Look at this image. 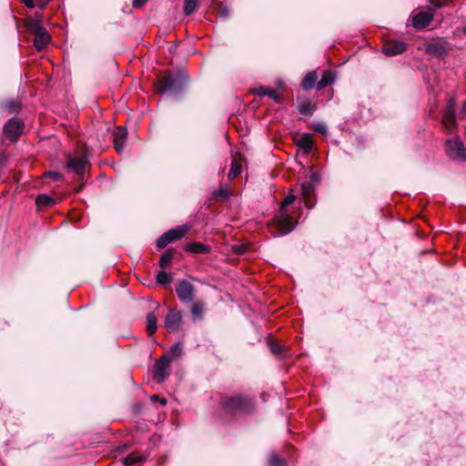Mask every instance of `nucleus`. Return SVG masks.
<instances>
[{
  "label": "nucleus",
  "instance_id": "f257e3e1",
  "mask_svg": "<svg viewBox=\"0 0 466 466\" xmlns=\"http://www.w3.org/2000/svg\"><path fill=\"white\" fill-rule=\"evenodd\" d=\"M220 404L224 411L229 415L249 413L255 407L254 400L248 395L244 394L222 396Z\"/></svg>",
  "mask_w": 466,
  "mask_h": 466
},
{
  "label": "nucleus",
  "instance_id": "f03ea898",
  "mask_svg": "<svg viewBox=\"0 0 466 466\" xmlns=\"http://www.w3.org/2000/svg\"><path fill=\"white\" fill-rule=\"evenodd\" d=\"M294 195H288L280 204L279 212L272 220V228L281 236L291 232L296 224L293 222L291 215L287 211V207L295 201Z\"/></svg>",
  "mask_w": 466,
  "mask_h": 466
},
{
  "label": "nucleus",
  "instance_id": "7ed1b4c3",
  "mask_svg": "<svg viewBox=\"0 0 466 466\" xmlns=\"http://www.w3.org/2000/svg\"><path fill=\"white\" fill-rule=\"evenodd\" d=\"M185 84L186 77L183 75L167 73L158 76L155 86L158 94L177 95L184 88Z\"/></svg>",
  "mask_w": 466,
  "mask_h": 466
},
{
  "label": "nucleus",
  "instance_id": "20e7f679",
  "mask_svg": "<svg viewBox=\"0 0 466 466\" xmlns=\"http://www.w3.org/2000/svg\"><path fill=\"white\" fill-rule=\"evenodd\" d=\"M189 229L190 228L187 226H177L174 228L167 230L157 238V247L158 248H166L168 244L184 238L189 231Z\"/></svg>",
  "mask_w": 466,
  "mask_h": 466
},
{
  "label": "nucleus",
  "instance_id": "39448f33",
  "mask_svg": "<svg viewBox=\"0 0 466 466\" xmlns=\"http://www.w3.org/2000/svg\"><path fill=\"white\" fill-rule=\"evenodd\" d=\"M25 128L24 121L18 117L10 118L3 127L5 137L11 142L17 141Z\"/></svg>",
  "mask_w": 466,
  "mask_h": 466
},
{
  "label": "nucleus",
  "instance_id": "423d86ee",
  "mask_svg": "<svg viewBox=\"0 0 466 466\" xmlns=\"http://www.w3.org/2000/svg\"><path fill=\"white\" fill-rule=\"evenodd\" d=\"M87 164L88 159L86 154H82L80 157L66 156V167L74 172L79 179H83Z\"/></svg>",
  "mask_w": 466,
  "mask_h": 466
},
{
  "label": "nucleus",
  "instance_id": "0eeeda50",
  "mask_svg": "<svg viewBox=\"0 0 466 466\" xmlns=\"http://www.w3.org/2000/svg\"><path fill=\"white\" fill-rule=\"evenodd\" d=\"M176 293L181 302H192L196 296L195 286L188 280L178 279L176 285Z\"/></svg>",
  "mask_w": 466,
  "mask_h": 466
},
{
  "label": "nucleus",
  "instance_id": "6e6552de",
  "mask_svg": "<svg viewBox=\"0 0 466 466\" xmlns=\"http://www.w3.org/2000/svg\"><path fill=\"white\" fill-rule=\"evenodd\" d=\"M447 156L452 160L462 161L466 158V148L459 138L448 139L445 145Z\"/></svg>",
  "mask_w": 466,
  "mask_h": 466
},
{
  "label": "nucleus",
  "instance_id": "1a4fd4ad",
  "mask_svg": "<svg viewBox=\"0 0 466 466\" xmlns=\"http://www.w3.org/2000/svg\"><path fill=\"white\" fill-rule=\"evenodd\" d=\"M171 363V357L168 354H164L155 363L153 379L157 382H163L169 375V368Z\"/></svg>",
  "mask_w": 466,
  "mask_h": 466
},
{
  "label": "nucleus",
  "instance_id": "9d476101",
  "mask_svg": "<svg viewBox=\"0 0 466 466\" xmlns=\"http://www.w3.org/2000/svg\"><path fill=\"white\" fill-rule=\"evenodd\" d=\"M182 323V311L177 309H169L164 319V327L167 330L169 333H175L179 330Z\"/></svg>",
  "mask_w": 466,
  "mask_h": 466
},
{
  "label": "nucleus",
  "instance_id": "9b49d317",
  "mask_svg": "<svg viewBox=\"0 0 466 466\" xmlns=\"http://www.w3.org/2000/svg\"><path fill=\"white\" fill-rule=\"evenodd\" d=\"M296 101L298 111L302 116H310L317 110V102L304 95H297Z\"/></svg>",
  "mask_w": 466,
  "mask_h": 466
},
{
  "label": "nucleus",
  "instance_id": "f8f14e48",
  "mask_svg": "<svg viewBox=\"0 0 466 466\" xmlns=\"http://www.w3.org/2000/svg\"><path fill=\"white\" fill-rule=\"evenodd\" d=\"M407 49V44L400 40H389L382 46V52L388 56L402 54Z\"/></svg>",
  "mask_w": 466,
  "mask_h": 466
},
{
  "label": "nucleus",
  "instance_id": "ddd939ff",
  "mask_svg": "<svg viewBox=\"0 0 466 466\" xmlns=\"http://www.w3.org/2000/svg\"><path fill=\"white\" fill-rule=\"evenodd\" d=\"M434 18L432 11L419 12L412 16V26L416 29H424L430 25Z\"/></svg>",
  "mask_w": 466,
  "mask_h": 466
},
{
  "label": "nucleus",
  "instance_id": "4468645a",
  "mask_svg": "<svg viewBox=\"0 0 466 466\" xmlns=\"http://www.w3.org/2000/svg\"><path fill=\"white\" fill-rule=\"evenodd\" d=\"M425 52L436 57H444L448 55L449 47L445 42H432L426 46Z\"/></svg>",
  "mask_w": 466,
  "mask_h": 466
},
{
  "label": "nucleus",
  "instance_id": "2eb2a0df",
  "mask_svg": "<svg viewBox=\"0 0 466 466\" xmlns=\"http://www.w3.org/2000/svg\"><path fill=\"white\" fill-rule=\"evenodd\" d=\"M251 93L258 96H268L273 99L276 103L281 104L283 102V98L280 95L277 93L274 88L268 86H258L255 87L251 90Z\"/></svg>",
  "mask_w": 466,
  "mask_h": 466
},
{
  "label": "nucleus",
  "instance_id": "dca6fc26",
  "mask_svg": "<svg viewBox=\"0 0 466 466\" xmlns=\"http://www.w3.org/2000/svg\"><path fill=\"white\" fill-rule=\"evenodd\" d=\"M300 191L305 201V206L308 208H311L314 206V202L311 200V198L315 194V187L313 184L309 181L302 182L300 184Z\"/></svg>",
  "mask_w": 466,
  "mask_h": 466
},
{
  "label": "nucleus",
  "instance_id": "f3484780",
  "mask_svg": "<svg viewBox=\"0 0 466 466\" xmlns=\"http://www.w3.org/2000/svg\"><path fill=\"white\" fill-rule=\"evenodd\" d=\"M113 137H114V146H115L116 150L118 153H121L122 150L124 149V146H125L126 140L127 138V128L124 127H116V129L113 133Z\"/></svg>",
  "mask_w": 466,
  "mask_h": 466
},
{
  "label": "nucleus",
  "instance_id": "a211bd4d",
  "mask_svg": "<svg viewBox=\"0 0 466 466\" xmlns=\"http://www.w3.org/2000/svg\"><path fill=\"white\" fill-rule=\"evenodd\" d=\"M184 250L187 252L196 254V255H199V254L209 253L211 251V248H210V246L206 245L202 242L195 241V242L187 244L184 247Z\"/></svg>",
  "mask_w": 466,
  "mask_h": 466
},
{
  "label": "nucleus",
  "instance_id": "6ab92c4d",
  "mask_svg": "<svg viewBox=\"0 0 466 466\" xmlns=\"http://www.w3.org/2000/svg\"><path fill=\"white\" fill-rule=\"evenodd\" d=\"M319 75L316 70L309 72L300 83V86L305 91L311 90L314 86L317 87Z\"/></svg>",
  "mask_w": 466,
  "mask_h": 466
},
{
  "label": "nucleus",
  "instance_id": "aec40b11",
  "mask_svg": "<svg viewBox=\"0 0 466 466\" xmlns=\"http://www.w3.org/2000/svg\"><path fill=\"white\" fill-rule=\"evenodd\" d=\"M35 15L37 17L28 19L25 23V27L27 31L33 34L34 35L42 31L43 29H45V27L43 26L42 15H38L36 13Z\"/></svg>",
  "mask_w": 466,
  "mask_h": 466
},
{
  "label": "nucleus",
  "instance_id": "412c9836",
  "mask_svg": "<svg viewBox=\"0 0 466 466\" xmlns=\"http://www.w3.org/2000/svg\"><path fill=\"white\" fill-rule=\"evenodd\" d=\"M50 39V35L45 28L35 35L34 46L36 50L41 51L48 45Z\"/></svg>",
  "mask_w": 466,
  "mask_h": 466
},
{
  "label": "nucleus",
  "instance_id": "4be33fe9",
  "mask_svg": "<svg viewBox=\"0 0 466 466\" xmlns=\"http://www.w3.org/2000/svg\"><path fill=\"white\" fill-rule=\"evenodd\" d=\"M268 346L273 355L278 358L283 359L287 356V349L281 345L278 340L269 339L268 340Z\"/></svg>",
  "mask_w": 466,
  "mask_h": 466
},
{
  "label": "nucleus",
  "instance_id": "5701e85b",
  "mask_svg": "<svg viewBox=\"0 0 466 466\" xmlns=\"http://www.w3.org/2000/svg\"><path fill=\"white\" fill-rule=\"evenodd\" d=\"M148 456V452H144L141 455H137L135 452H132L123 459V463L127 466L141 464L147 460Z\"/></svg>",
  "mask_w": 466,
  "mask_h": 466
},
{
  "label": "nucleus",
  "instance_id": "b1692460",
  "mask_svg": "<svg viewBox=\"0 0 466 466\" xmlns=\"http://www.w3.org/2000/svg\"><path fill=\"white\" fill-rule=\"evenodd\" d=\"M296 146L301 148L305 154H309L313 148V140L309 134H303L296 140Z\"/></svg>",
  "mask_w": 466,
  "mask_h": 466
},
{
  "label": "nucleus",
  "instance_id": "393cba45",
  "mask_svg": "<svg viewBox=\"0 0 466 466\" xmlns=\"http://www.w3.org/2000/svg\"><path fill=\"white\" fill-rule=\"evenodd\" d=\"M242 171L241 157L235 156L231 161L230 170L228 174L229 180H234Z\"/></svg>",
  "mask_w": 466,
  "mask_h": 466
},
{
  "label": "nucleus",
  "instance_id": "a878e982",
  "mask_svg": "<svg viewBox=\"0 0 466 466\" xmlns=\"http://www.w3.org/2000/svg\"><path fill=\"white\" fill-rule=\"evenodd\" d=\"M335 75L330 70H324L322 72V76L319 81L317 84V89L321 90L329 86H331L334 83Z\"/></svg>",
  "mask_w": 466,
  "mask_h": 466
},
{
  "label": "nucleus",
  "instance_id": "bb28decb",
  "mask_svg": "<svg viewBox=\"0 0 466 466\" xmlns=\"http://www.w3.org/2000/svg\"><path fill=\"white\" fill-rule=\"evenodd\" d=\"M231 190L227 185H220L218 189L213 191L212 197L216 200L226 201L231 196Z\"/></svg>",
  "mask_w": 466,
  "mask_h": 466
},
{
  "label": "nucleus",
  "instance_id": "cd10ccee",
  "mask_svg": "<svg viewBox=\"0 0 466 466\" xmlns=\"http://www.w3.org/2000/svg\"><path fill=\"white\" fill-rule=\"evenodd\" d=\"M157 329V318L154 312L147 314V332L148 336H153Z\"/></svg>",
  "mask_w": 466,
  "mask_h": 466
},
{
  "label": "nucleus",
  "instance_id": "c85d7f7f",
  "mask_svg": "<svg viewBox=\"0 0 466 466\" xmlns=\"http://www.w3.org/2000/svg\"><path fill=\"white\" fill-rule=\"evenodd\" d=\"M177 251L174 248H168L159 259V266L165 269L171 264L172 260L175 258Z\"/></svg>",
  "mask_w": 466,
  "mask_h": 466
},
{
  "label": "nucleus",
  "instance_id": "c756f323",
  "mask_svg": "<svg viewBox=\"0 0 466 466\" xmlns=\"http://www.w3.org/2000/svg\"><path fill=\"white\" fill-rule=\"evenodd\" d=\"M205 303L202 300L194 301L191 307V314L196 319H202L204 315Z\"/></svg>",
  "mask_w": 466,
  "mask_h": 466
},
{
  "label": "nucleus",
  "instance_id": "7c9ffc66",
  "mask_svg": "<svg viewBox=\"0 0 466 466\" xmlns=\"http://www.w3.org/2000/svg\"><path fill=\"white\" fill-rule=\"evenodd\" d=\"M442 123L447 129L452 128L455 123L454 112L451 108L445 111L442 116Z\"/></svg>",
  "mask_w": 466,
  "mask_h": 466
},
{
  "label": "nucleus",
  "instance_id": "2f4dec72",
  "mask_svg": "<svg viewBox=\"0 0 466 466\" xmlns=\"http://www.w3.org/2000/svg\"><path fill=\"white\" fill-rule=\"evenodd\" d=\"M35 203L39 208H46L54 205L55 200L46 194H40L37 196Z\"/></svg>",
  "mask_w": 466,
  "mask_h": 466
},
{
  "label": "nucleus",
  "instance_id": "473e14b6",
  "mask_svg": "<svg viewBox=\"0 0 466 466\" xmlns=\"http://www.w3.org/2000/svg\"><path fill=\"white\" fill-rule=\"evenodd\" d=\"M172 277L170 274L167 273L165 269L158 271L157 274V282L160 285H167L171 283Z\"/></svg>",
  "mask_w": 466,
  "mask_h": 466
},
{
  "label": "nucleus",
  "instance_id": "72a5a7b5",
  "mask_svg": "<svg viewBox=\"0 0 466 466\" xmlns=\"http://www.w3.org/2000/svg\"><path fill=\"white\" fill-rule=\"evenodd\" d=\"M28 8H34L37 5L42 10L47 5L50 0H22Z\"/></svg>",
  "mask_w": 466,
  "mask_h": 466
},
{
  "label": "nucleus",
  "instance_id": "f704fd0d",
  "mask_svg": "<svg viewBox=\"0 0 466 466\" xmlns=\"http://www.w3.org/2000/svg\"><path fill=\"white\" fill-rule=\"evenodd\" d=\"M269 466H287L285 459L278 455L277 453H271L268 458Z\"/></svg>",
  "mask_w": 466,
  "mask_h": 466
},
{
  "label": "nucleus",
  "instance_id": "c9c22d12",
  "mask_svg": "<svg viewBox=\"0 0 466 466\" xmlns=\"http://www.w3.org/2000/svg\"><path fill=\"white\" fill-rule=\"evenodd\" d=\"M198 0H185L184 12L187 15L193 14L198 6Z\"/></svg>",
  "mask_w": 466,
  "mask_h": 466
},
{
  "label": "nucleus",
  "instance_id": "e433bc0d",
  "mask_svg": "<svg viewBox=\"0 0 466 466\" xmlns=\"http://www.w3.org/2000/svg\"><path fill=\"white\" fill-rule=\"evenodd\" d=\"M44 177L50 178L53 181H63L64 176L57 171H48L44 174Z\"/></svg>",
  "mask_w": 466,
  "mask_h": 466
},
{
  "label": "nucleus",
  "instance_id": "4c0bfd02",
  "mask_svg": "<svg viewBox=\"0 0 466 466\" xmlns=\"http://www.w3.org/2000/svg\"><path fill=\"white\" fill-rule=\"evenodd\" d=\"M182 353H183L182 345L177 343V344L173 345L170 348V350H169V352L167 354L169 356H172V357H175V358H179L182 355Z\"/></svg>",
  "mask_w": 466,
  "mask_h": 466
},
{
  "label": "nucleus",
  "instance_id": "58836bf2",
  "mask_svg": "<svg viewBox=\"0 0 466 466\" xmlns=\"http://www.w3.org/2000/svg\"><path fill=\"white\" fill-rule=\"evenodd\" d=\"M5 107L9 113H16L20 109V105L15 101H8L5 104Z\"/></svg>",
  "mask_w": 466,
  "mask_h": 466
},
{
  "label": "nucleus",
  "instance_id": "ea45409f",
  "mask_svg": "<svg viewBox=\"0 0 466 466\" xmlns=\"http://www.w3.org/2000/svg\"><path fill=\"white\" fill-rule=\"evenodd\" d=\"M453 0H433V3H431V6H433L436 9H440L445 5H448Z\"/></svg>",
  "mask_w": 466,
  "mask_h": 466
},
{
  "label": "nucleus",
  "instance_id": "a19ab883",
  "mask_svg": "<svg viewBox=\"0 0 466 466\" xmlns=\"http://www.w3.org/2000/svg\"><path fill=\"white\" fill-rule=\"evenodd\" d=\"M218 15H219L221 18H224V19H225V18H227V17L228 16V15H229L228 8L226 5H224L220 4V5H219V6H218Z\"/></svg>",
  "mask_w": 466,
  "mask_h": 466
},
{
  "label": "nucleus",
  "instance_id": "79ce46f5",
  "mask_svg": "<svg viewBox=\"0 0 466 466\" xmlns=\"http://www.w3.org/2000/svg\"><path fill=\"white\" fill-rule=\"evenodd\" d=\"M232 249H233L234 253H236L238 255H243L247 252L248 247L245 245H236V246H233Z\"/></svg>",
  "mask_w": 466,
  "mask_h": 466
},
{
  "label": "nucleus",
  "instance_id": "37998d69",
  "mask_svg": "<svg viewBox=\"0 0 466 466\" xmlns=\"http://www.w3.org/2000/svg\"><path fill=\"white\" fill-rule=\"evenodd\" d=\"M147 2H148V0H133L132 5H133L134 8H141Z\"/></svg>",
  "mask_w": 466,
  "mask_h": 466
},
{
  "label": "nucleus",
  "instance_id": "c03bdc74",
  "mask_svg": "<svg viewBox=\"0 0 466 466\" xmlns=\"http://www.w3.org/2000/svg\"><path fill=\"white\" fill-rule=\"evenodd\" d=\"M150 399L152 401H159L162 406L167 404V400L165 398H160L158 395H152Z\"/></svg>",
  "mask_w": 466,
  "mask_h": 466
},
{
  "label": "nucleus",
  "instance_id": "a18cd8bd",
  "mask_svg": "<svg viewBox=\"0 0 466 466\" xmlns=\"http://www.w3.org/2000/svg\"><path fill=\"white\" fill-rule=\"evenodd\" d=\"M316 131L320 132V133H322V134H325V133H326V127H325V126H320V125H319V126L316 127Z\"/></svg>",
  "mask_w": 466,
  "mask_h": 466
},
{
  "label": "nucleus",
  "instance_id": "49530a36",
  "mask_svg": "<svg viewBox=\"0 0 466 466\" xmlns=\"http://www.w3.org/2000/svg\"><path fill=\"white\" fill-rule=\"evenodd\" d=\"M462 33H463L464 35H466V25H465V26H463V28H462Z\"/></svg>",
  "mask_w": 466,
  "mask_h": 466
},
{
  "label": "nucleus",
  "instance_id": "de8ad7c7",
  "mask_svg": "<svg viewBox=\"0 0 466 466\" xmlns=\"http://www.w3.org/2000/svg\"><path fill=\"white\" fill-rule=\"evenodd\" d=\"M429 3L431 5V3H433V0H429Z\"/></svg>",
  "mask_w": 466,
  "mask_h": 466
}]
</instances>
